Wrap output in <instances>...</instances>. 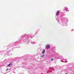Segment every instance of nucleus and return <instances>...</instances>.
<instances>
[{
	"instance_id": "nucleus-3",
	"label": "nucleus",
	"mask_w": 74,
	"mask_h": 74,
	"mask_svg": "<svg viewBox=\"0 0 74 74\" xmlns=\"http://www.w3.org/2000/svg\"><path fill=\"white\" fill-rule=\"evenodd\" d=\"M65 10L66 11H69V9L67 7H66L65 8Z\"/></svg>"
},
{
	"instance_id": "nucleus-8",
	"label": "nucleus",
	"mask_w": 74,
	"mask_h": 74,
	"mask_svg": "<svg viewBox=\"0 0 74 74\" xmlns=\"http://www.w3.org/2000/svg\"><path fill=\"white\" fill-rule=\"evenodd\" d=\"M23 38H24V36H22L21 37V39H22Z\"/></svg>"
},
{
	"instance_id": "nucleus-12",
	"label": "nucleus",
	"mask_w": 74,
	"mask_h": 74,
	"mask_svg": "<svg viewBox=\"0 0 74 74\" xmlns=\"http://www.w3.org/2000/svg\"><path fill=\"white\" fill-rule=\"evenodd\" d=\"M25 37H26V36H25Z\"/></svg>"
},
{
	"instance_id": "nucleus-9",
	"label": "nucleus",
	"mask_w": 74,
	"mask_h": 74,
	"mask_svg": "<svg viewBox=\"0 0 74 74\" xmlns=\"http://www.w3.org/2000/svg\"><path fill=\"white\" fill-rule=\"evenodd\" d=\"M40 57H41V58H42V57H43L42 55L41 56H40Z\"/></svg>"
},
{
	"instance_id": "nucleus-1",
	"label": "nucleus",
	"mask_w": 74,
	"mask_h": 74,
	"mask_svg": "<svg viewBox=\"0 0 74 74\" xmlns=\"http://www.w3.org/2000/svg\"><path fill=\"white\" fill-rule=\"evenodd\" d=\"M49 47H50V45H47L46 46V48L47 49H49Z\"/></svg>"
},
{
	"instance_id": "nucleus-2",
	"label": "nucleus",
	"mask_w": 74,
	"mask_h": 74,
	"mask_svg": "<svg viewBox=\"0 0 74 74\" xmlns=\"http://www.w3.org/2000/svg\"><path fill=\"white\" fill-rule=\"evenodd\" d=\"M59 12H60V11H57V12L56 14V15L57 16H58V15H59Z\"/></svg>"
},
{
	"instance_id": "nucleus-4",
	"label": "nucleus",
	"mask_w": 74,
	"mask_h": 74,
	"mask_svg": "<svg viewBox=\"0 0 74 74\" xmlns=\"http://www.w3.org/2000/svg\"><path fill=\"white\" fill-rule=\"evenodd\" d=\"M12 66V64H10L8 65V66L9 67H11V66Z\"/></svg>"
},
{
	"instance_id": "nucleus-5",
	"label": "nucleus",
	"mask_w": 74,
	"mask_h": 74,
	"mask_svg": "<svg viewBox=\"0 0 74 74\" xmlns=\"http://www.w3.org/2000/svg\"><path fill=\"white\" fill-rule=\"evenodd\" d=\"M45 49H44V50H43L42 51V53H43V54H44V53H45Z\"/></svg>"
},
{
	"instance_id": "nucleus-7",
	"label": "nucleus",
	"mask_w": 74,
	"mask_h": 74,
	"mask_svg": "<svg viewBox=\"0 0 74 74\" xmlns=\"http://www.w3.org/2000/svg\"><path fill=\"white\" fill-rule=\"evenodd\" d=\"M42 56L43 58H45V55H42Z\"/></svg>"
},
{
	"instance_id": "nucleus-6",
	"label": "nucleus",
	"mask_w": 74,
	"mask_h": 74,
	"mask_svg": "<svg viewBox=\"0 0 74 74\" xmlns=\"http://www.w3.org/2000/svg\"><path fill=\"white\" fill-rule=\"evenodd\" d=\"M31 44H36V42H31Z\"/></svg>"
},
{
	"instance_id": "nucleus-13",
	"label": "nucleus",
	"mask_w": 74,
	"mask_h": 74,
	"mask_svg": "<svg viewBox=\"0 0 74 74\" xmlns=\"http://www.w3.org/2000/svg\"><path fill=\"white\" fill-rule=\"evenodd\" d=\"M66 74H67V73H66Z\"/></svg>"
},
{
	"instance_id": "nucleus-10",
	"label": "nucleus",
	"mask_w": 74,
	"mask_h": 74,
	"mask_svg": "<svg viewBox=\"0 0 74 74\" xmlns=\"http://www.w3.org/2000/svg\"><path fill=\"white\" fill-rule=\"evenodd\" d=\"M7 70H8V69H7L6 70V71H7Z\"/></svg>"
},
{
	"instance_id": "nucleus-11",
	"label": "nucleus",
	"mask_w": 74,
	"mask_h": 74,
	"mask_svg": "<svg viewBox=\"0 0 74 74\" xmlns=\"http://www.w3.org/2000/svg\"><path fill=\"white\" fill-rule=\"evenodd\" d=\"M53 60V59H51V61Z\"/></svg>"
}]
</instances>
